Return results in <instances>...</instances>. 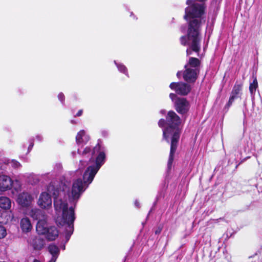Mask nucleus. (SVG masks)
<instances>
[{"instance_id": "nucleus-34", "label": "nucleus", "mask_w": 262, "mask_h": 262, "mask_svg": "<svg viewBox=\"0 0 262 262\" xmlns=\"http://www.w3.org/2000/svg\"><path fill=\"white\" fill-rule=\"evenodd\" d=\"M190 50L189 49H187V55H189L190 54Z\"/></svg>"}, {"instance_id": "nucleus-11", "label": "nucleus", "mask_w": 262, "mask_h": 262, "mask_svg": "<svg viewBox=\"0 0 262 262\" xmlns=\"http://www.w3.org/2000/svg\"><path fill=\"white\" fill-rule=\"evenodd\" d=\"M28 215L34 220H38V221H39L40 220H41L47 215L44 211L38 208L31 209L29 211Z\"/></svg>"}, {"instance_id": "nucleus-29", "label": "nucleus", "mask_w": 262, "mask_h": 262, "mask_svg": "<svg viewBox=\"0 0 262 262\" xmlns=\"http://www.w3.org/2000/svg\"><path fill=\"white\" fill-rule=\"evenodd\" d=\"M135 205L137 208H139L140 207L139 202L137 200L135 201Z\"/></svg>"}, {"instance_id": "nucleus-17", "label": "nucleus", "mask_w": 262, "mask_h": 262, "mask_svg": "<svg viewBox=\"0 0 262 262\" xmlns=\"http://www.w3.org/2000/svg\"><path fill=\"white\" fill-rule=\"evenodd\" d=\"M242 89V84L241 83H236L233 88L231 95L237 98L240 97Z\"/></svg>"}, {"instance_id": "nucleus-15", "label": "nucleus", "mask_w": 262, "mask_h": 262, "mask_svg": "<svg viewBox=\"0 0 262 262\" xmlns=\"http://www.w3.org/2000/svg\"><path fill=\"white\" fill-rule=\"evenodd\" d=\"M27 182L31 184H35L37 183L40 180L39 176L33 173H27L23 175Z\"/></svg>"}, {"instance_id": "nucleus-33", "label": "nucleus", "mask_w": 262, "mask_h": 262, "mask_svg": "<svg viewBox=\"0 0 262 262\" xmlns=\"http://www.w3.org/2000/svg\"><path fill=\"white\" fill-rule=\"evenodd\" d=\"M165 112H166V111H165V110H161V111H160V113H161V114H164Z\"/></svg>"}, {"instance_id": "nucleus-10", "label": "nucleus", "mask_w": 262, "mask_h": 262, "mask_svg": "<svg viewBox=\"0 0 262 262\" xmlns=\"http://www.w3.org/2000/svg\"><path fill=\"white\" fill-rule=\"evenodd\" d=\"M28 242L35 250L41 249L45 245L44 240L39 237H32L29 239Z\"/></svg>"}, {"instance_id": "nucleus-5", "label": "nucleus", "mask_w": 262, "mask_h": 262, "mask_svg": "<svg viewBox=\"0 0 262 262\" xmlns=\"http://www.w3.org/2000/svg\"><path fill=\"white\" fill-rule=\"evenodd\" d=\"M33 200L34 198L31 193L23 191L17 195L16 201L22 207L27 208L32 205Z\"/></svg>"}, {"instance_id": "nucleus-23", "label": "nucleus", "mask_w": 262, "mask_h": 262, "mask_svg": "<svg viewBox=\"0 0 262 262\" xmlns=\"http://www.w3.org/2000/svg\"><path fill=\"white\" fill-rule=\"evenodd\" d=\"M7 235L6 228L2 225H0V239L4 238Z\"/></svg>"}, {"instance_id": "nucleus-16", "label": "nucleus", "mask_w": 262, "mask_h": 262, "mask_svg": "<svg viewBox=\"0 0 262 262\" xmlns=\"http://www.w3.org/2000/svg\"><path fill=\"white\" fill-rule=\"evenodd\" d=\"M11 206V200L6 196L0 197V207L4 210L10 209Z\"/></svg>"}, {"instance_id": "nucleus-7", "label": "nucleus", "mask_w": 262, "mask_h": 262, "mask_svg": "<svg viewBox=\"0 0 262 262\" xmlns=\"http://www.w3.org/2000/svg\"><path fill=\"white\" fill-rule=\"evenodd\" d=\"M13 184V181L9 176L0 175V193L10 189Z\"/></svg>"}, {"instance_id": "nucleus-32", "label": "nucleus", "mask_w": 262, "mask_h": 262, "mask_svg": "<svg viewBox=\"0 0 262 262\" xmlns=\"http://www.w3.org/2000/svg\"><path fill=\"white\" fill-rule=\"evenodd\" d=\"M182 73H181V72H178L177 74V76H178V77H180V76L181 75Z\"/></svg>"}, {"instance_id": "nucleus-6", "label": "nucleus", "mask_w": 262, "mask_h": 262, "mask_svg": "<svg viewBox=\"0 0 262 262\" xmlns=\"http://www.w3.org/2000/svg\"><path fill=\"white\" fill-rule=\"evenodd\" d=\"M170 88L181 95H187L191 90L190 85L184 82H172L169 85Z\"/></svg>"}, {"instance_id": "nucleus-9", "label": "nucleus", "mask_w": 262, "mask_h": 262, "mask_svg": "<svg viewBox=\"0 0 262 262\" xmlns=\"http://www.w3.org/2000/svg\"><path fill=\"white\" fill-rule=\"evenodd\" d=\"M50 227L48 223V216L46 215L45 217L38 221L36 225V231L40 234H44L48 231Z\"/></svg>"}, {"instance_id": "nucleus-2", "label": "nucleus", "mask_w": 262, "mask_h": 262, "mask_svg": "<svg viewBox=\"0 0 262 262\" xmlns=\"http://www.w3.org/2000/svg\"><path fill=\"white\" fill-rule=\"evenodd\" d=\"M188 6L185 8L184 19L188 22L187 35L182 36L181 38L182 45H188L191 50L198 52L200 49L201 38L200 33L205 7L204 4H199L193 0H187Z\"/></svg>"}, {"instance_id": "nucleus-28", "label": "nucleus", "mask_w": 262, "mask_h": 262, "mask_svg": "<svg viewBox=\"0 0 262 262\" xmlns=\"http://www.w3.org/2000/svg\"><path fill=\"white\" fill-rule=\"evenodd\" d=\"M82 114V110H79L77 113L76 114L75 116L79 117Z\"/></svg>"}, {"instance_id": "nucleus-1", "label": "nucleus", "mask_w": 262, "mask_h": 262, "mask_svg": "<svg viewBox=\"0 0 262 262\" xmlns=\"http://www.w3.org/2000/svg\"><path fill=\"white\" fill-rule=\"evenodd\" d=\"M106 149L98 143L92 150L86 147L82 152L84 158H89L90 165L83 174V181L80 178L73 181L71 193L66 185L62 188H55L50 184L48 192H42L39 196L37 205L42 209L51 208L54 199V207L56 214V222L62 226H66V238L67 242L74 231V222L75 220V207L82 193L92 182L95 175L104 164L106 159Z\"/></svg>"}, {"instance_id": "nucleus-20", "label": "nucleus", "mask_w": 262, "mask_h": 262, "mask_svg": "<svg viewBox=\"0 0 262 262\" xmlns=\"http://www.w3.org/2000/svg\"><path fill=\"white\" fill-rule=\"evenodd\" d=\"M257 86L258 83L257 79L256 77H254L253 82L250 84L249 86V91L252 96L255 94Z\"/></svg>"}, {"instance_id": "nucleus-18", "label": "nucleus", "mask_w": 262, "mask_h": 262, "mask_svg": "<svg viewBox=\"0 0 262 262\" xmlns=\"http://www.w3.org/2000/svg\"><path fill=\"white\" fill-rule=\"evenodd\" d=\"M186 66L192 69H195L196 71L199 72V67L200 66V61L198 58L191 57L189 60V62Z\"/></svg>"}, {"instance_id": "nucleus-24", "label": "nucleus", "mask_w": 262, "mask_h": 262, "mask_svg": "<svg viewBox=\"0 0 262 262\" xmlns=\"http://www.w3.org/2000/svg\"><path fill=\"white\" fill-rule=\"evenodd\" d=\"M59 100L63 104L64 101V95L62 93H60L58 95Z\"/></svg>"}, {"instance_id": "nucleus-14", "label": "nucleus", "mask_w": 262, "mask_h": 262, "mask_svg": "<svg viewBox=\"0 0 262 262\" xmlns=\"http://www.w3.org/2000/svg\"><path fill=\"white\" fill-rule=\"evenodd\" d=\"M58 234L59 231L55 226H50L45 234L48 240L53 241L58 236Z\"/></svg>"}, {"instance_id": "nucleus-37", "label": "nucleus", "mask_w": 262, "mask_h": 262, "mask_svg": "<svg viewBox=\"0 0 262 262\" xmlns=\"http://www.w3.org/2000/svg\"><path fill=\"white\" fill-rule=\"evenodd\" d=\"M3 156V154L2 153H0V158L2 157Z\"/></svg>"}, {"instance_id": "nucleus-27", "label": "nucleus", "mask_w": 262, "mask_h": 262, "mask_svg": "<svg viewBox=\"0 0 262 262\" xmlns=\"http://www.w3.org/2000/svg\"><path fill=\"white\" fill-rule=\"evenodd\" d=\"M35 138L38 141H41L42 140V137L40 135H36Z\"/></svg>"}, {"instance_id": "nucleus-36", "label": "nucleus", "mask_w": 262, "mask_h": 262, "mask_svg": "<svg viewBox=\"0 0 262 262\" xmlns=\"http://www.w3.org/2000/svg\"><path fill=\"white\" fill-rule=\"evenodd\" d=\"M65 248H66L65 245H63V247H62V249L64 250Z\"/></svg>"}, {"instance_id": "nucleus-19", "label": "nucleus", "mask_w": 262, "mask_h": 262, "mask_svg": "<svg viewBox=\"0 0 262 262\" xmlns=\"http://www.w3.org/2000/svg\"><path fill=\"white\" fill-rule=\"evenodd\" d=\"M114 63L116 66L118 70L120 73H122L125 75L126 76L128 77L127 69L126 68L125 65H124L122 63L117 62L116 60H114Z\"/></svg>"}, {"instance_id": "nucleus-25", "label": "nucleus", "mask_w": 262, "mask_h": 262, "mask_svg": "<svg viewBox=\"0 0 262 262\" xmlns=\"http://www.w3.org/2000/svg\"><path fill=\"white\" fill-rule=\"evenodd\" d=\"M235 99H236V98L231 95L227 105L229 107L232 104Z\"/></svg>"}, {"instance_id": "nucleus-21", "label": "nucleus", "mask_w": 262, "mask_h": 262, "mask_svg": "<svg viewBox=\"0 0 262 262\" xmlns=\"http://www.w3.org/2000/svg\"><path fill=\"white\" fill-rule=\"evenodd\" d=\"M5 163H10L11 165V166L14 168H19L21 167V164L18 161L12 160L11 161L9 162V160L6 159H5L2 160Z\"/></svg>"}, {"instance_id": "nucleus-31", "label": "nucleus", "mask_w": 262, "mask_h": 262, "mask_svg": "<svg viewBox=\"0 0 262 262\" xmlns=\"http://www.w3.org/2000/svg\"><path fill=\"white\" fill-rule=\"evenodd\" d=\"M85 161H84L83 160H80V164H81V165L84 166V165H85Z\"/></svg>"}, {"instance_id": "nucleus-13", "label": "nucleus", "mask_w": 262, "mask_h": 262, "mask_svg": "<svg viewBox=\"0 0 262 262\" xmlns=\"http://www.w3.org/2000/svg\"><path fill=\"white\" fill-rule=\"evenodd\" d=\"M20 227L24 233L31 231L32 226L30 220L28 217H23L20 221Z\"/></svg>"}, {"instance_id": "nucleus-35", "label": "nucleus", "mask_w": 262, "mask_h": 262, "mask_svg": "<svg viewBox=\"0 0 262 262\" xmlns=\"http://www.w3.org/2000/svg\"><path fill=\"white\" fill-rule=\"evenodd\" d=\"M33 262H40V261L37 259H34Z\"/></svg>"}, {"instance_id": "nucleus-4", "label": "nucleus", "mask_w": 262, "mask_h": 262, "mask_svg": "<svg viewBox=\"0 0 262 262\" xmlns=\"http://www.w3.org/2000/svg\"><path fill=\"white\" fill-rule=\"evenodd\" d=\"M169 97L174 103L176 110L179 114H185L188 111L189 103L185 98H179L173 93H170Z\"/></svg>"}, {"instance_id": "nucleus-8", "label": "nucleus", "mask_w": 262, "mask_h": 262, "mask_svg": "<svg viewBox=\"0 0 262 262\" xmlns=\"http://www.w3.org/2000/svg\"><path fill=\"white\" fill-rule=\"evenodd\" d=\"M185 71L183 74L184 80L188 82H194L197 78L199 72L196 71L195 69H192L188 67V66H185Z\"/></svg>"}, {"instance_id": "nucleus-38", "label": "nucleus", "mask_w": 262, "mask_h": 262, "mask_svg": "<svg viewBox=\"0 0 262 262\" xmlns=\"http://www.w3.org/2000/svg\"><path fill=\"white\" fill-rule=\"evenodd\" d=\"M257 254H255V255H254V257H257Z\"/></svg>"}, {"instance_id": "nucleus-26", "label": "nucleus", "mask_w": 262, "mask_h": 262, "mask_svg": "<svg viewBox=\"0 0 262 262\" xmlns=\"http://www.w3.org/2000/svg\"><path fill=\"white\" fill-rule=\"evenodd\" d=\"M33 145H34L33 140L31 139L30 141V145H29V146L28 147V152H29L31 150V149L33 147Z\"/></svg>"}, {"instance_id": "nucleus-22", "label": "nucleus", "mask_w": 262, "mask_h": 262, "mask_svg": "<svg viewBox=\"0 0 262 262\" xmlns=\"http://www.w3.org/2000/svg\"><path fill=\"white\" fill-rule=\"evenodd\" d=\"M13 182H14V184L13 186V189L12 191L13 194L14 193V191L17 193L20 191L21 188V184L19 180H15Z\"/></svg>"}, {"instance_id": "nucleus-30", "label": "nucleus", "mask_w": 262, "mask_h": 262, "mask_svg": "<svg viewBox=\"0 0 262 262\" xmlns=\"http://www.w3.org/2000/svg\"><path fill=\"white\" fill-rule=\"evenodd\" d=\"M161 230H162V229H161V228H159V229H157V230H156V231H155V233H156V234H159V233L161 232Z\"/></svg>"}, {"instance_id": "nucleus-3", "label": "nucleus", "mask_w": 262, "mask_h": 262, "mask_svg": "<svg viewBox=\"0 0 262 262\" xmlns=\"http://www.w3.org/2000/svg\"><path fill=\"white\" fill-rule=\"evenodd\" d=\"M181 120L179 116L173 111L168 112L166 119H161L158 122L159 127H163L165 124L167 127L163 129V138L169 142V138L171 137V145L169 157L168 161V168H170L173 160V156L176 152L178 142L180 138V130L179 126L181 124Z\"/></svg>"}, {"instance_id": "nucleus-12", "label": "nucleus", "mask_w": 262, "mask_h": 262, "mask_svg": "<svg viewBox=\"0 0 262 262\" xmlns=\"http://www.w3.org/2000/svg\"><path fill=\"white\" fill-rule=\"evenodd\" d=\"M90 140V137L84 130H80L76 137V143L78 145L86 144Z\"/></svg>"}]
</instances>
